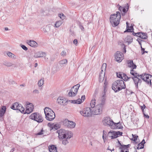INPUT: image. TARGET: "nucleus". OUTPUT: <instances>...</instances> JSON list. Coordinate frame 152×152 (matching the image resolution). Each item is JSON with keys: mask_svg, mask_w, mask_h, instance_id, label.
Instances as JSON below:
<instances>
[{"mask_svg": "<svg viewBox=\"0 0 152 152\" xmlns=\"http://www.w3.org/2000/svg\"><path fill=\"white\" fill-rule=\"evenodd\" d=\"M144 146V145H142L141 143L138 145V146L137 148V149H141L143 148Z\"/></svg>", "mask_w": 152, "mask_h": 152, "instance_id": "58836bf2", "label": "nucleus"}, {"mask_svg": "<svg viewBox=\"0 0 152 152\" xmlns=\"http://www.w3.org/2000/svg\"><path fill=\"white\" fill-rule=\"evenodd\" d=\"M103 136H102V137H103V139L104 140L106 139V138L107 137V136H106V134H105V132L104 130L103 131Z\"/></svg>", "mask_w": 152, "mask_h": 152, "instance_id": "37998d69", "label": "nucleus"}, {"mask_svg": "<svg viewBox=\"0 0 152 152\" xmlns=\"http://www.w3.org/2000/svg\"><path fill=\"white\" fill-rule=\"evenodd\" d=\"M121 46L122 47H123L124 49V53H125L126 52V48H125V45H124L123 44H121Z\"/></svg>", "mask_w": 152, "mask_h": 152, "instance_id": "4d7b16f0", "label": "nucleus"}, {"mask_svg": "<svg viewBox=\"0 0 152 152\" xmlns=\"http://www.w3.org/2000/svg\"><path fill=\"white\" fill-rule=\"evenodd\" d=\"M141 143H142V145H144V144L145 143V140L143 139Z\"/></svg>", "mask_w": 152, "mask_h": 152, "instance_id": "e2e57ef3", "label": "nucleus"}, {"mask_svg": "<svg viewBox=\"0 0 152 152\" xmlns=\"http://www.w3.org/2000/svg\"><path fill=\"white\" fill-rule=\"evenodd\" d=\"M17 110H19L22 113H25L24 108L20 104H19Z\"/></svg>", "mask_w": 152, "mask_h": 152, "instance_id": "a878e982", "label": "nucleus"}, {"mask_svg": "<svg viewBox=\"0 0 152 152\" xmlns=\"http://www.w3.org/2000/svg\"><path fill=\"white\" fill-rule=\"evenodd\" d=\"M67 62V60L66 59H64L60 61L59 63L60 65H62L64 64H66Z\"/></svg>", "mask_w": 152, "mask_h": 152, "instance_id": "e433bc0d", "label": "nucleus"}, {"mask_svg": "<svg viewBox=\"0 0 152 152\" xmlns=\"http://www.w3.org/2000/svg\"><path fill=\"white\" fill-rule=\"evenodd\" d=\"M28 43L30 46L32 47H36L37 46V43L33 40H29Z\"/></svg>", "mask_w": 152, "mask_h": 152, "instance_id": "aec40b11", "label": "nucleus"}, {"mask_svg": "<svg viewBox=\"0 0 152 152\" xmlns=\"http://www.w3.org/2000/svg\"><path fill=\"white\" fill-rule=\"evenodd\" d=\"M121 17V13L119 12H117L116 14H114L110 15V21L113 27H115L118 25Z\"/></svg>", "mask_w": 152, "mask_h": 152, "instance_id": "f03ea898", "label": "nucleus"}, {"mask_svg": "<svg viewBox=\"0 0 152 152\" xmlns=\"http://www.w3.org/2000/svg\"><path fill=\"white\" fill-rule=\"evenodd\" d=\"M80 85L79 84L73 86L71 89L70 91L68 93V95L70 96H75L78 91Z\"/></svg>", "mask_w": 152, "mask_h": 152, "instance_id": "9b49d317", "label": "nucleus"}, {"mask_svg": "<svg viewBox=\"0 0 152 152\" xmlns=\"http://www.w3.org/2000/svg\"><path fill=\"white\" fill-rule=\"evenodd\" d=\"M122 132L120 131H110L108 133L107 137L111 139H113L122 135Z\"/></svg>", "mask_w": 152, "mask_h": 152, "instance_id": "6e6552de", "label": "nucleus"}, {"mask_svg": "<svg viewBox=\"0 0 152 152\" xmlns=\"http://www.w3.org/2000/svg\"><path fill=\"white\" fill-rule=\"evenodd\" d=\"M121 75H123L124 73H123V72H121L117 73V77L118 78H120L122 79V77H121Z\"/></svg>", "mask_w": 152, "mask_h": 152, "instance_id": "a19ab883", "label": "nucleus"}, {"mask_svg": "<svg viewBox=\"0 0 152 152\" xmlns=\"http://www.w3.org/2000/svg\"><path fill=\"white\" fill-rule=\"evenodd\" d=\"M44 110L47 120L51 121L55 118V113L49 107H46Z\"/></svg>", "mask_w": 152, "mask_h": 152, "instance_id": "39448f33", "label": "nucleus"}, {"mask_svg": "<svg viewBox=\"0 0 152 152\" xmlns=\"http://www.w3.org/2000/svg\"><path fill=\"white\" fill-rule=\"evenodd\" d=\"M131 72V74L133 77H131L132 78L134 77H140L144 81L146 82L148 84H150L152 86V76L148 74H142L141 75H139V74L136 72Z\"/></svg>", "mask_w": 152, "mask_h": 152, "instance_id": "f257e3e1", "label": "nucleus"}, {"mask_svg": "<svg viewBox=\"0 0 152 152\" xmlns=\"http://www.w3.org/2000/svg\"><path fill=\"white\" fill-rule=\"evenodd\" d=\"M140 107L141 108V109L142 110L143 113L144 112V109L145 107V104H143L142 106H141Z\"/></svg>", "mask_w": 152, "mask_h": 152, "instance_id": "864d4df0", "label": "nucleus"}, {"mask_svg": "<svg viewBox=\"0 0 152 152\" xmlns=\"http://www.w3.org/2000/svg\"><path fill=\"white\" fill-rule=\"evenodd\" d=\"M80 99L76 100H69V101L73 104H80Z\"/></svg>", "mask_w": 152, "mask_h": 152, "instance_id": "2f4dec72", "label": "nucleus"}, {"mask_svg": "<svg viewBox=\"0 0 152 152\" xmlns=\"http://www.w3.org/2000/svg\"><path fill=\"white\" fill-rule=\"evenodd\" d=\"M79 27L82 30L84 29V28L82 25H79Z\"/></svg>", "mask_w": 152, "mask_h": 152, "instance_id": "bf43d9fd", "label": "nucleus"}, {"mask_svg": "<svg viewBox=\"0 0 152 152\" xmlns=\"http://www.w3.org/2000/svg\"><path fill=\"white\" fill-rule=\"evenodd\" d=\"M80 114L85 117L91 116L92 115L91 108L90 107H86L84 109L80 112Z\"/></svg>", "mask_w": 152, "mask_h": 152, "instance_id": "9d476101", "label": "nucleus"}, {"mask_svg": "<svg viewBox=\"0 0 152 152\" xmlns=\"http://www.w3.org/2000/svg\"><path fill=\"white\" fill-rule=\"evenodd\" d=\"M133 69H132V70H131L130 72L131 74V72H132V73L136 72L135 71L133 70Z\"/></svg>", "mask_w": 152, "mask_h": 152, "instance_id": "0e129e2a", "label": "nucleus"}, {"mask_svg": "<svg viewBox=\"0 0 152 152\" xmlns=\"http://www.w3.org/2000/svg\"><path fill=\"white\" fill-rule=\"evenodd\" d=\"M137 41L138 42L139 45H140V46H141V42H142V41H143V40H141V39H140L138 38L137 39Z\"/></svg>", "mask_w": 152, "mask_h": 152, "instance_id": "09e8293b", "label": "nucleus"}, {"mask_svg": "<svg viewBox=\"0 0 152 152\" xmlns=\"http://www.w3.org/2000/svg\"><path fill=\"white\" fill-rule=\"evenodd\" d=\"M46 54L42 52H38L35 53L34 57L35 58L43 57L46 56Z\"/></svg>", "mask_w": 152, "mask_h": 152, "instance_id": "f3484780", "label": "nucleus"}, {"mask_svg": "<svg viewBox=\"0 0 152 152\" xmlns=\"http://www.w3.org/2000/svg\"><path fill=\"white\" fill-rule=\"evenodd\" d=\"M126 146L127 149H128V148L130 146V144H128L126 145Z\"/></svg>", "mask_w": 152, "mask_h": 152, "instance_id": "69168bd1", "label": "nucleus"}, {"mask_svg": "<svg viewBox=\"0 0 152 152\" xmlns=\"http://www.w3.org/2000/svg\"><path fill=\"white\" fill-rule=\"evenodd\" d=\"M141 34H142V32H138L136 33V36L138 37H141Z\"/></svg>", "mask_w": 152, "mask_h": 152, "instance_id": "3c124183", "label": "nucleus"}, {"mask_svg": "<svg viewBox=\"0 0 152 152\" xmlns=\"http://www.w3.org/2000/svg\"><path fill=\"white\" fill-rule=\"evenodd\" d=\"M57 101L58 104L64 106L67 104L68 101L63 97H59L58 98Z\"/></svg>", "mask_w": 152, "mask_h": 152, "instance_id": "2eb2a0df", "label": "nucleus"}, {"mask_svg": "<svg viewBox=\"0 0 152 152\" xmlns=\"http://www.w3.org/2000/svg\"><path fill=\"white\" fill-rule=\"evenodd\" d=\"M44 83V80L43 79H41L39 80L38 83L39 86L40 87L42 86L43 84Z\"/></svg>", "mask_w": 152, "mask_h": 152, "instance_id": "4c0bfd02", "label": "nucleus"}, {"mask_svg": "<svg viewBox=\"0 0 152 152\" xmlns=\"http://www.w3.org/2000/svg\"><path fill=\"white\" fill-rule=\"evenodd\" d=\"M143 114L144 115V116L147 118H149V116L148 115H146L143 112Z\"/></svg>", "mask_w": 152, "mask_h": 152, "instance_id": "052dcab7", "label": "nucleus"}, {"mask_svg": "<svg viewBox=\"0 0 152 152\" xmlns=\"http://www.w3.org/2000/svg\"><path fill=\"white\" fill-rule=\"evenodd\" d=\"M21 47L23 50H27L28 49V48L24 45H22Z\"/></svg>", "mask_w": 152, "mask_h": 152, "instance_id": "8fccbe9b", "label": "nucleus"}, {"mask_svg": "<svg viewBox=\"0 0 152 152\" xmlns=\"http://www.w3.org/2000/svg\"><path fill=\"white\" fill-rule=\"evenodd\" d=\"M61 139V141L62 144L64 145H66L69 143L68 139H67V137L64 138V139Z\"/></svg>", "mask_w": 152, "mask_h": 152, "instance_id": "c756f323", "label": "nucleus"}, {"mask_svg": "<svg viewBox=\"0 0 152 152\" xmlns=\"http://www.w3.org/2000/svg\"><path fill=\"white\" fill-rule=\"evenodd\" d=\"M26 109L25 112V113L29 114L34 109V106L31 103L27 102L26 103Z\"/></svg>", "mask_w": 152, "mask_h": 152, "instance_id": "ddd939ff", "label": "nucleus"}, {"mask_svg": "<svg viewBox=\"0 0 152 152\" xmlns=\"http://www.w3.org/2000/svg\"><path fill=\"white\" fill-rule=\"evenodd\" d=\"M102 122L104 125L109 126L110 127L111 129L114 128V125H113L114 122L109 117H107L104 118Z\"/></svg>", "mask_w": 152, "mask_h": 152, "instance_id": "1a4fd4ad", "label": "nucleus"}, {"mask_svg": "<svg viewBox=\"0 0 152 152\" xmlns=\"http://www.w3.org/2000/svg\"><path fill=\"white\" fill-rule=\"evenodd\" d=\"M132 135L133 136V138L132 139V140L134 141H136L137 140V138L138 137V136L137 135H133V134H132Z\"/></svg>", "mask_w": 152, "mask_h": 152, "instance_id": "79ce46f5", "label": "nucleus"}, {"mask_svg": "<svg viewBox=\"0 0 152 152\" xmlns=\"http://www.w3.org/2000/svg\"><path fill=\"white\" fill-rule=\"evenodd\" d=\"M96 104V100L95 99H92L90 103V106H91V108L92 109L94 108V107L96 106L95 105Z\"/></svg>", "mask_w": 152, "mask_h": 152, "instance_id": "5701e85b", "label": "nucleus"}, {"mask_svg": "<svg viewBox=\"0 0 152 152\" xmlns=\"http://www.w3.org/2000/svg\"><path fill=\"white\" fill-rule=\"evenodd\" d=\"M113 125H114V128H112L113 129H120L123 127L121 125V123H120V122L115 123L114 122V124H113Z\"/></svg>", "mask_w": 152, "mask_h": 152, "instance_id": "6ab92c4d", "label": "nucleus"}, {"mask_svg": "<svg viewBox=\"0 0 152 152\" xmlns=\"http://www.w3.org/2000/svg\"><path fill=\"white\" fill-rule=\"evenodd\" d=\"M66 52L64 51H63L61 53V56L64 57L66 56Z\"/></svg>", "mask_w": 152, "mask_h": 152, "instance_id": "c03bdc74", "label": "nucleus"}, {"mask_svg": "<svg viewBox=\"0 0 152 152\" xmlns=\"http://www.w3.org/2000/svg\"><path fill=\"white\" fill-rule=\"evenodd\" d=\"M141 37L140 38L142 39H146L147 38V34L146 33H142V34H141Z\"/></svg>", "mask_w": 152, "mask_h": 152, "instance_id": "c9c22d12", "label": "nucleus"}, {"mask_svg": "<svg viewBox=\"0 0 152 152\" xmlns=\"http://www.w3.org/2000/svg\"><path fill=\"white\" fill-rule=\"evenodd\" d=\"M139 77H138V76L137 77H134V78H132L134 83V84H135V86L136 88H138V81L139 78Z\"/></svg>", "mask_w": 152, "mask_h": 152, "instance_id": "c85d7f7f", "label": "nucleus"}, {"mask_svg": "<svg viewBox=\"0 0 152 152\" xmlns=\"http://www.w3.org/2000/svg\"><path fill=\"white\" fill-rule=\"evenodd\" d=\"M117 7H118V10L121 11V12L123 7L121 6L119 4H118Z\"/></svg>", "mask_w": 152, "mask_h": 152, "instance_id": "603ef678", "label": "nucleus"}, {"mask_svg": "<svg viewBox=\"0 0 152 152\" xmlns=\"http://www.w3.org/2000/svg\"><path fill=\"white\" fill-rule=\"evenodd\" d=\"M103 104H100L96 105L94 108L91 109L92 114L94 115H98L101 114L102 112Z\"/></svg>", "mask_w": 152, "mask_h": 152, "instance_id": "0eeeda50", "label": "nucleus"}, {"mask_svg": "<svg viewBox=\"0 0 152 152\" xmlns=\"http://www.w3.org/2000/svg\"><path fill=\"white\" fill-rule=\"evenodd\" d=\"M14 148H13L12 149L11 151H10V152H13V151H14Z\"/></svg>", "mask_w": 152, "mask_h": 152, "instance_id": "338daca9", "label": "nucleus"}, {"mask_svg": "<svg viewBox=\"0 0 152 152\" xmlns=\"http://www.w3.org/2000/svg\"><path fill=\"white\" fill-rule=\"evenodd\" d=\"M112 89L115 92H118L122 89L125 88L124 82L122 80H118L115 81L112 84Z\"/></svg>", "mask_w": 152, "mask_h": 152, "instance_id": "7ed1b4c3", "label": "nucleus"}, {"mask_svg": "<svg viewBox=\"0 0 152 152\" xmlns=\"http://www.w3.org/2000/svg\"><path fill=\"white\" fill-rule=\"evenodd\" d=\"M63 23V21L62 20H59L56 21L54 26L56 28H58Z\"/></svg>", "mask_w": 152, "mask_h": 152, "instance_id": "cd10ccee", "label": "nucleus"}, {"mask_svg": "<svg viewBox=\"0 0 152 152\" xmlns=\"http://www.w3.org/2000/svg\"><path fill=\"white\" fill-rule=\"evenodd\" d=\"M131 78V77H129L127 76L126 74L124 73V75H123V78H122L123 80L124 81H127L129 80Z\"/></svg>", "mask_w": 152, "mask_h": 152, "instance_id": "f704fd0d", "label": "nucleus"}, {"mask_svg": "<svg viewBox=\"0 0 152 152\" xmlns=\"http://www.w3.org/2000/svg\"><path fill=\"white\" fill-rule=\"evenodd\" d=\"M105 75V72H101L99 75V82H102L104 80Z\"/></svg>", "mask_w": 152, "mask_h": 152, "instance_id": "4be33fe9", "label": "nucleus"}, {"mask_svg": "<svg viewBox=\"0 0 152 152\" xmlns=\"http://www.w3.org/2000/svg\"><path fill=\"white\" fill-rule=\"evenodd\" d=\"M4 64L7 67H10L14 65L13 64L10 62H5Z\"/></svg>", "mask_w": 152, "mask_h": 152, "instance_id": "72a5a7b5", "label": "nucleus"}, {"mask_svg": "<svg viewBox=\"0 0 152 152\" xmlns=\"http://www.w3.org/2000/svg\"><path fill=\"white\" fill-rule=\"evenodd\" d=\"M77 39H75L73 41V43L75 45H76L77 43Z\"/></svg>", "mask_w": 152, "mask_h": 152, "instance_id": "6e6d98bb", "label": "nucleus"}, {"mask_svg": "<svg viewBox=\"0 0 152 152\" xmlns=\"http://www.w3.org/2000/svg\"><path fill=\"white\" fill-rule=\"evenodd\" d=\"M85 99V95L82 96L81 99H80V103L83 101H84Z\"/></svg>", "mask_w": 152, "mask_h": 152, "instance_id": "49530a36", "label": "nucleus"}, {"mask_svg": "<svg viewBox=\"0 0 152 152\" xmlns=\"http://www.w3.org/2000/svg\"><path fill=\"white\" fill-rule=\"evenodd\" d=\"M125 39L126 42L129 43H130L132 42V38L130 36H127Z\"/></svg>", "mask_w": 152, "mask_h": 152, "instance_id": "7c9ffc66", "label": "nucleus"}, {"mask_svg": "<svg viewBox=\"0 0 152 152\" xmlns=\"http://www.w3.org/2000/svg\"><path fill=\"white\" fill-rule=\"evenodd\" d=\"M126 62L128 67L131 68L132 69H135L136 68V65L134 64L132 60H127Z\"/></svg>", "mask_w": 152, "mask_h": 152, "instance_id": "dca6fc26", "label": "nucleus"}, {"mask_svg": "<svg viewBox=\"0 0 152 152\" xmlns=\"http://www.w3.org/2000/svg\"><path fill=\"white\" fill-rule=\"evenodd\" d=\"M132 34L134 36H136V33H134V32H133L132 33Z\"/></svg>", "mask_w": 152, "mask_h": 152, "instance_id": "774afa93", "label": "nucleus"}, {"mask_svg": "<svg viewBox=\"0 0 152 152\" xmlns=\"http://www.w3.org/2000/svg\"><path fill=\"white\" fill-rule=\"evenodd\" d=\"M140 79H141V78H140V77L139 78L138 81H137L138 82V84H140L141 83L142 81H141V80Z\"/></svg>", "mask_w": 152, "mask_h": 152, "instance_id": "13d9d810", "label": "nucleus"}, {"mask_svg": "<svg viewBox=\"0 0 152 152\" xmlns=\"http://www.w3.org/2000/svg\"><path fill=\"white\" fill-rule=\"evenodd\" d=\"M52 127V129H54L56 130H57L60 128V126L58 124H55Z\"/></svg>", "mask_w": 152, "mask_h": 152, "instance_id": "ea45409f", "label": "nucleus"}, {"mask_svg": "<svg viewBox=\"0 0 152 152\" xmlns=\"http://www.w3.org/2000/svg\"><path fill=\"white\" fill-rule=\"evenodd\" d=\"M122 11L124 13H126V9L125 8H123L122 10Z\"/></svg>", "mask_w": 152, "mask_h": 152, "instance_id": "680f3d73", "label": "nucleus"}, {"mask_svg": "<svg viewBox=\"0 0 152 152\" xmlns=\"http://www.w3.org/2000/svg\"><path fill=\"white\" fill-rule=\"evenodd\" d=\"M33 93L34 94H39V92L37 90H34L33 91Z\"/></svg>", "mask_w": 152, "mask_h": 152, "instance_id": "5fc2aeb1", "label": "nucleus"}, {"mask_svg": "<svg viewBox=\"0 0 152 152\" xmlns=\"http://www.w3.org/2000/svg\"><path fill=\"white\" fill-rule=\"evenodd\" d=\"M7 55L9 57L12 59H15L16 58V56L11 52H9L7 53Z\"/></svg>", "mask_w": 152, "mask_h": 152, "instance_id": "bb28decb", "label": "nucleus"}, {"mask_svg": "<svg viewBox=\"0 0 152 152\" xmlns=\"http://www.w3.org/2000/svg\"><path fill=\"white\" fill-rule=\"evenodd\" d=\"M6 110V108L5 106L1 107L0 109V117H2L4 115Z\"/></svg>", "mask_w": 152, "mask_h": 152, "instance_id": "a211bd4d", "label": "nucleus"}, {"mask_svg": "<svg viewBox=\"0 0 152 152\" xmlns=\"http://www.w3.org/2000/svg\"><path fill=\"white\" fill-rule=\"evenodd\" d=\"M106 68V63H103L101 69L102 71L101 72H105Z\"/></svg>", "mask_w": 152, "mask_h": 152, "instance_id": "473e14b6", "label": "nucleus"}, {"mask_svg": "<svg viewBox=\"0 0 152 152\" xmlns=\"http://www.w3.org/2000/svg\"><path fill=\"white\" fill-rule=\"evenodd\" d=\"M115 56L117 61L121 62L124 58L123 54L120 51H117L116 52Z\"/></svg>", "mask_w": 152, "mask_h": 152, "instance_id": "4468645a", "label": "nucleus"}, {"mask_svg": "<svg viewBox=\"0 0 152 152\" xmlns=\"http://www.w3.org/2000/svg\"><path fill=\"white\" fill-rule=\"evenodd\" d=\"M59 17L60 18L62 19V20H64L65 18V16L63 14H60L59 15Z\"/></svg>", "mask_w": 152, "mask_h": 152, "instance_id": "a18cd8bd", "label": "nucleus"}, {"mask_svg": "<svg viewBox=\"0 0 152 152\" xmlns=\"http://www.w3.org/2000/svg\"><path fill=\"white\" fill-rule=\"evenodd\" d=\"M43 129H42L41 130V131L40 132H38V133H37L36 134V135H41L43 134Z\"/></svg>", "mask_w": 152, "mask_h": 152, "instance_id": "de8ad7c7", "label": "nucleus"}, {"mask_svg": "<svg viewBox=\"0 0 152 152\" xmlns=\"http://www.w3.org/2000/svg\"><path fill=\"white\" fill-rule=\"evenodd\" d=\"M49 149L50 152H57V148L54 145L49 147Z\"/></svg>", "mask_w": 152, "mask_h": 152, "instance_id": "412c9836", "label": "nucleus"}, {"mask_svg": "<svg viewBox=\"0 0 152 152\" xmlns=\"http://www.w3.org/2000/svg\"><path fill=\"white\" fill-rule=\"evenodd\" d=\"M126 26H127V30L124 31V32H132V30H133V28L132 27L128 26V23L127 22H126Z\"/></svg>", "mask_w": 152, "mask_h": 152, "instance_id": "393cba45", "label": "nucleus"}, {"mask_svg": "<svg viewBox=\"0 0 152 152\" xmlns=\"http://www.w3.org/2000/svg\"><path fill=\"white\" fill-rule=\"evenodd\" d=\"M19 104L18 102H15L11 106V109L14 110H17Z\"/></svg>", "mask_w": 152, "mask_h": 152, "instance_id": "b1692460", "label": "nucleus"}, {"mask_svg": "<svg viewBox=\"0 0 152 152\" xmlns=\"http://www.w3.org/2000/svg\"><path fill=\"white\" fill-rule=\"evenodd\" d=\"M29 118L39 123H41L43 120L42 115L38 113H32L29 116Z\"/></svg>", "mask_w": 152, "mask_h": 152, "instance_id": "423d86ee", "label": "nucleus"}, {"mask_svg": "<svg viewBox=\"0 0 152 152\" xmlns=\"http://www.w3.org/2000/svg\"><path fill=\"white\" fill-rule=\"evenodd\" d=\"M63 124L65 126L70 128H74L76 125L75 123L72 121H69L67 119H66L64 121Z\"/></svg>", "mask_w": 152, "mask_h": 152, "instance_id": "f8f14e48", "label": "nucleus"}, {"mask_svg": "<svg viewBox=\"0 0 152 152\" xmlns=\"http://www.w3.org/2000/svg\"><path fill=\"white\" fill-rule=\"evenodd\" d=\"M57 132L58 134V137L60 139H64L66 137H67V139H69L73 136V134L71 132L65 130L64 129H61L58 130Z\"/></svg>", "mask_w": 152, "mask_h": 152, "instance_id": "20e7f679", "label": "nucleus"}]
</instances>
